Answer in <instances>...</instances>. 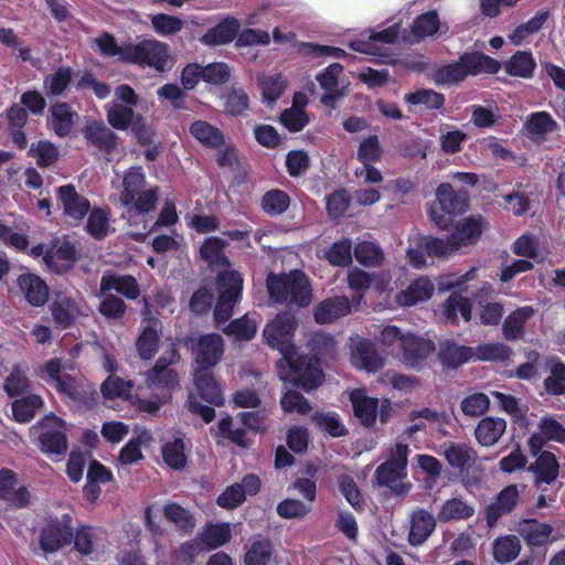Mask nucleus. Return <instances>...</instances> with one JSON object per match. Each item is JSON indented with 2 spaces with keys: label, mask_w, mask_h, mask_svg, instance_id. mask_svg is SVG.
<instances>
[{
  "label": "nucleus",
  "mask_w": 565,
  "mask_h": 565,
  "mask_svg": "<svg viewBox=\"0 0 565 565\" xmlns=\"http://www.w3.org/2000/svg\"><path fill=\"white\" fill-rule=\"evenodd\" d=\"M536 68V62L531 52L518 51L504 64L505 72L515 77L531 78Z\"/></svg>",
  "instance_id": "38"
},
{
  "label": "nucleus",
  "mask_w": 565,
  "mask_h": 565,
  "mask_svg": "<svg viewBox=\"0 0 565 565\" xmlns=\"http://www.w3.org/2000/svg\"><path fill=\"white\" fill-rule=\"evenodd\" d=\"M434 290L433 281L426 277H420L413 281L406 290L396 295V303L403 307L415 306L418 302L430 299Z\"/></svg>",
  "instance_id": "28"
},
{
  "label": "nucleus",
  "mask_w": 565,
  "mask_h": 565,
  "mask_svg": "<svg viewBox=\"0 0 565 565\" xmlns=\"http://www.w3.org/2000/svg\"><path fill=\"white\" fill-rule=\"evenodd\" d=\"M83 301L73 298L65 292H56L51 303V312L54 322L60 328L70 327L82 313Z\"/></svg>",
  "instance_id": "17"
},
{
  "label": "nucleus",
  "mask_w": 565,
  "mask_h": 565,
  "mask_svg": "<svg viewBox=\"0 0 565 565\" xmlns=\"http://www.w3.org/2000/svg\"><path fill=\"white\" fill-rule=\"evenodd\" d=\"M267 288L275 301L286 302L290 307H307L312 300L309 280L299 270L282 276L269 275Z\"/></svg>",
  "instance_id": "2"
},
{
  "label": "nucleus",
  "mask_w": 565,
  "mask_h": 565,
  "mask_svg": "<svg viewBox=\"0 0 565 565\" xmlns=\"http://www.w3.org/2000/svg\"><path fill=\"white\" fill-rule=\"evenodd\" d=\"M548 12L540 10L527 22L518 25L509 35V40L514 45H523L529 43L532 36L539 32L546 22Z\"/></svg>",
  "instance_id": "37"
},
{
  "label": "nucleus",
  "mask_w": 565,
  "mask_h": 565,
  "mask_svg": "<svg viewBox=\"0 0 565 565\" xmlns=\"http://www.w3.org/2000/svg\"><path fill=\"white\" fill-rule=\"evenodd\" d=\"M436 527V518L424 509L413 512L411 518V530L408 541L412 545L423 544L434 532Z\"/></svg>",
  "instance_id": "25"
},
{
  "label": "nucleus",
  "mask_w": 565,
  "mask_h": 565,
  "mask_svg": "<svg viewBox=\"0 0 565 565\" xmlns=\"http://www.w3.org/2000/svg\"><path fill=\"white\" fill-rule=\"evenodd\" d=\"M43 404V398L36 394L17 399L12 403L11 407L13 418L19 423H28L35 416L36 412L42 408Z\"/></svg>",
  "instance_id": "45"
},
{
  "label": "nucleus",
  "mask_w": 565,
  "mask_h": 565,
  "mask_svg": "<svg viewBox=\"0 0 565 565\" xmlns=\"http://www.w3.org/2000/svg\"><path fill=\"white\" fill-rule=\"evenodd\" d=\"M84 136L88 142L106 153H110L117 146L115 134L100 121L89 122Z\"/></svg>",
  "instance_id": "33"
},
{
  "label": "nucleus",
  "mask_w": 565,
  "mask_h": 565,
  "mask_svg": "<svg viewBox=\"0 0 565 565\" xmlns=\"http://www.w3.org/2000/svg\"><path fill=\"white\" fill-rule=\"evenodd\" d=\"M296 326L294 316L281 313L265 327L263 335L267 344L277 349L282 356L277 363L280 380L311 391L321 384L322 372L312 359H296V347L292 344Z\"/></svg>",
  "instance_id": "1"
},
{
  "label": "nucleus",
  "mask_w": 565,
  "mask_h": 565,
  "mask_svg": "<svg viewBox=\"0 0 565 565\" xmlns=\"http://www.w3.org/2000/svg\"><path fill=\"white\" fill-rule=\"evenodd\" d=\"M343 67L338 63L329 65L322 73L317 75L324 94L321 97V103L326 106L334 107L335 103L345 94V86L343 81L340 79Z\"/></svg>",
  "instance_id": "15"
},
{
  "label": "nucleus",
  "mask_w": 565,
  "mask_h": 565,
  "mask_svg": "<svg viewBox=\"0 0 565 565\" xmlns=\"http://www.w3.org/2000/svg\"><path fill=\"white\" fill-rule=\"evenodd\" d=\"M520 534L531 545H543L548 542L552 527L534 520H525L520 524Z\"/></svg>",
  "instance_id": "47"
},
{
  "label": "nucleus",
  "mask_w": 565,
  "mask_h": 565,
  "mask_svg": "<svg viewBox=\"0 0 565 565\" xmlns=\"http://www.w3.org/2000/svg\"><path fill=\"white\" fill-rule=\"evenodd\" d=\"M439 31L447 32L448 28L441 24L437 12L429 11L415 19L408 34L404 36V41L411 43L419 42L425 38L435 35Z\"/></svg>",
  "instance_id": "20"
},
{
  "label": "nucleus",
  "mask_w": 565,
  "mask_h": 565,
  "mask_svg": "<svg viewBox=\"0 0 565 565\" xmlns=\"http://www.w3.org/2000/svg\"><path fill=\"white\" fill-rule=\"evenodd\" d=\"M557 129L558 124L546 111H536L531 114L524 124L525 135L536 142L545 140Z\"/></svg>",
  "instance_id": "22"
},
{
  "label": "nucleus",
  "mask_w": 565,
  "mask_h": 565,
  "mask_svg": "<svg viewBox=\"0 0 565 565\" xmlns=\"http://www.w3.org/2000/svg\"><path fill=\"white\" fill-rule=\"evenodd\" d=\"M501 65L498 61L479 52L465 53L456 63L440 66L435 72V81L438 84H454L463 81L468 75L479 73L494 74Z\"/></svg>",
  "instance_id": "3"
},
{
  "label": "nucleus",
  "mask_w": 565,
  "mask_h": 565,
  "mask_svg": "<svg viewBox=\"0 0 565 565\" xmlns=\"http://www.w3.org/2000/svg\"><path fill=\"white\" fill-rule=\"evenodd\" d=\"M218 300L214 309L215 320L223 322L228 320L233 315V307L238 301L243 278L239 273L234 270H225L218 275Z\"/></svg>",
  "instance_id": "9"
},
{
  "label": "nucleus",
  "mask_w": 565,
  "mask_h": 565,
  "mask_svg": "<svg viewBox=\"0 0 565 565\" xmlns=\"http://www.w3.org/2000/svg\"><path fill=\"white\" fill-rule=\"evenodd\" d=\"M57 198L62 204L64 215L71 224L77 225L90 210L88 200L71 184L60 186Z\"/></svg>",
  "instance_id": "14"
},
{
  "label": "nucleus",
  "mask_w": 565,
  "mask_h": 565,
  "mask_svg": "<svg viewBox=\"0 0 565 565\" xmlns=\"http://www.w3.org/2000/svg\"><path fill=\"white\" fill-rule=\"evenodd\" d=\"M239 22L236 19H225L215 28L209 30L202 38L207 45H220L231 42L238 33Z\"/></svg>",
  "instance_id": "42"
},
{
  "label": "nucleus",
  "mask_w": 565,
  "mask_h": 565,
  "mask_svg": "<svg viewBox=\"0 0 565 565\" xmlns=\"http://www.w3.org/2000/svg\"><path fill=\"white\" fill-rule=\"evenodd\" d=\"M164 516L168 521L172 522L180 531L185 533L191 532L195 526V521L192 514L182 507L170 503L164 508Z\"/></svg>",
  "instance_id": "58"
},
{
  "label": "nucleus",
  "mask_w": 565,
  "mask_h": 565,
  "mask_svg": "<svg viewBox=\"0 0 565 565\" xmlns=\"http://www.w3.org/2000/svg\"><path fill=\"white\" fill-rule=\"evenodd\" d=\"M193 380L199 394L205 402L215 406L223 405L222 391L210 371L193 370Z\"/></svg>",
  "instance_id": "32"
},
{
  "label": "nucleus",
  "mask_w": 565,
  "mask_h": 565,
  "mask_svg": "<svg viewBox=\"0 0 565 565\" xmlns=\"http://www.w3.org/2000/svg\"><path fill=\"white\" fill-rule=\"evenodd\" d=\"M444 456L447 462L458 469H465L476 460V451L465 444H449L445 450Z\"/></svg>",
  "instance_id": "49"
},
{
  "label": "nucleus",
  "mask_w": 565,
  "mask_h": 565,
  "mask_svg": "<svg viewBox=\"0 0 565 565\" xmlns=\"http://www.w3.org/2000/svg\"><path fill=\"white\" fill-rule=\"evenodd\" d=\"M0 499L20 508L30 499L28 490L19 483L15 472L7 468L0 470Z\"/></svg>",
  "instance_id": "19"
},
{
  "label": "nucleus",
  "mask_w": 565,
  "mask_h": 565,
  "mask_svg": "<svg viewBox=\"0 0 565 565\" xmlns=\"http://www.w3.org/2000/svg\"><path fill=\"white\" fill-rule=\"evenodd\" d=\"M190 134L200 143L209 148L216 149L224 142V136L222 131L204 120L194 121L190 126Z\"/></svg>",
  "instance_id": "43"
},
{
  "label": "nucleus",
  "mask_w": 565,
  "mask_h": 565,
  "mask_svg": "<svg viewBox=\"0 0 565 565\" xmlns=\"http://www.w3.org/2000/svg\"><path fill=\"white\" fill-rule=\"evenodd\" d=\"M159 322L154 319L142 321V330L137 339L136 347L141 359L149 360L159 349Z\"/></svg>",
  "instance_id": "30"
},
{
  "label": "nucleus",
  "mask_w": 565,
  "mask_h": 565,
  "mask_svg": "<svg viewBox=\"0 0 565 565\" xmlns=\"http://www.w3.org/2000/svg\"><path fill=\"white\" fill-rule=\"evenodd\" d=\"M520 553V543L515 536H505L494 542L493 555L500 563L513 561Z\"/></svg>",
  "instance_id": "62"
},
{
  "label": "nucleus",
  "mask_w": 565,
  "mask_h": 565,
  "mask_svg": "<svg viewBox=\"0 0 565 565\" xmlns=\"http://www.w3.org/2000/svg\"><path fill=\"white\" fill-rule=\"evenodd\" d=\"M19 287L32 306L41 307L46 302L49 288L39 276L32 274L20 276Z\"/></svg>",
  "instance_id": "31"
},
{
  "label": "nucleus",
  "mask_w": 565,
  "mask_h": 565,
  "mask_svg": "<svg viewBox=\"0 0 565 565\" xmlns=\"http://www.w3.org/2000/svg\"><path fill=\"white\" fill-rule=\"evenodd\" d=\"M258 86L262 90L263 100L274 104L285 90L287 81L281 74L274 73L258 77Z\"/></svg>",
  "instance_id": "48"
},
{
  "label": "nucleus",
  "mask_w": 565,
  "mask_h": 565,
  "mask_svg": "<svg viewBox=\"0 0 565 565\" xmlns=\"http://www.w3.org/2000/svg\"><path fill=\"white\" fill-rule=\"evenodd\" d=\"M33 430L38 433L41 451L47 457H60L66 452L67 427L62 418L55 415H47L33 427Z\"/></svg>",
  "instance_id": "7"
},
{
  "label": "nucleus",
  "mask_w": 565,
  "mask_h": 565,
  "mask_svg": "<svg viewBox=\"0 0 565 565\" xmlns=\"http://www.w3.org/2000/svg\"><path fill=\"white\" fill-rule=\"evenodd\" d=\"M224 242L217 237H209L201 246V257L211 266L227 267L228 262L223 254Z\"/></svg>",
  "instance_id": "53"
},
{
  "label": "nucleus",
  "mask_w": 565,
  "mask_h": 565,
  "mask_svg": "<svg viewBox=\"0 0 565 565\" xmlns=\"http://www.w3.org/2000/svg\"><path fill=\"white\" fill-rule=\"evenodd\" d=\"M257 331V322L248 315L232 321L224 332L234 337L238 341H248L253 339Z\"/></svg>",
  "instance_id": "54"
},
{
  "label": "nucleus",
  "mask_w": 565,
  "mask_h": 565,
  "mask_svg": "<svg viewBox=\"0 0 565 565\" xmlns=\"http://www.w3.org/2000/svg\"><path fill=\"white\" fill-rule=\"evenodd\" d=\"M408 446L397 444L392 451V457L377 467L374 479L377 484L390 488L397 494H406L411 490V483L406 482Z\"/></svg>",
  "instance_id": "6"
},
{
  "label": "nucleus",
  "mask_w": 565,
  "mask_h": 565,
  "mask_svg": "<svg viewBox=\"0 0 565 565\" xmlns=\"http://www.w3.org/2000/svg\"><path fill=\"white\" fill-rule=\"evenodd\" d=\"M49 127L54 130L57 136L64 137L68 135L74 125V113L66 104L53 105L50 109Z\"/></svg>",
  "instance_id": "39"
},
{
  "label": "nucleus",
  "mask_w": 565,
  "mask_h": 565,
  "mask_svg": "<svg viewBox=\"0 0 565 565\" xmlns=\"http://www.w3.org/2000/svg\"><path fill=\"white\" fill-rule=\"evenodd\" d=\"M54 387L73 401H82L88 394L87 385L83 380L67 374H63V377Z\"/></svg>",
  "instance_id": "59"
},
{
  "label": "nucleus",
  "mask_w": 565,
  "mask_h": 565,
  "mask_svg": "<svg viewBox=\"0 0 565 565\" xmlns=\"http://www.w3.org/2000/svg\"><path fill=\"white\" fill-rule=\"evenodd\" d=\"M223 354L224 342L221 335L211 333L200 337L193 347V370L210 371L221 361Z\"/></svg>",
  "instance_id": "11"
},
{
  "label": "nucleus",
  "mask_w": 565,
  "mask_h": 565,
  "mask_svg": "<svg viewBox=\"0 0 565 565\" xmlns=\"http://www.w3.org/2000/svg\"><path fill=\"white\" fill-rule=\"evenodd\" d=\"M150 20L153 30L161 36L174 35L183 28V21L180 18L164 13L153 14Z\"/></svg>",
  "instance_id": "60"
},
{
  "label": "nucleus",
  "mask_w": 565,
  "mask_h": 565,
  "mask_svg": "<svg viewBox=\"0 0 565 565\" xmlns=\"http://www.w3.org/2000/svg\"><path fill=\"white\" fill-rule=\"evenodd\" d=\"M148 385L162 390V395L169 397L170 393L179 386V379L177 373L160 359L148 374Z\"/></svg>",
  "instance_id": "34"
},
{
  "label": "nucleus",
  "mask_w": 565,
  "mask_h": 565,
  "mask_svg": "<svg viewBox=\"0 0 565 565\" xmlns=\"http://www.w3.org/2000/svg\"><path fill=\"white\" fill-rule=\"evenodd\" d=\"M507 429V423L499 417H484L476 429L475 436L481 446L489 447L498 443Z\"/></svg>",
  "instance_id": "29"
},
{
  "label": "nucleus",
  "mask_w": 565,
  "mask_h": 565,
  "mask_svg": "<svg viewBox=\"0 0 565 565\" xmlns=\"http://www.w3.org/2000/svg\"><path fill=\"white\" fill-rule=\"evenodd\" d=\"M475 513L472 505L459 498L446 500L439 508L437 520L440 522H456L467 520Z\"/></svg>",
  "instance_id": "35"
},
{
  "label": "nucleus",
  "mask_w": 565,
  "mask_h": 565,
  "mask_svg": "<svg viewBox=\"0 0 565 565\" xmlns=\"http://www.w3.org/2000/svg\"><path fill=\"white\" fill-rule=\"evenodd\" d=\"M532 307H523L510 313L503 324V333L507 339L514 340L522 335L525 322L533 316Z\"/></svg>",
  "instance_id": "50"
},
{
  "label": "nucleus",
  "mask_w": 565,
  "mask_h": 565,
  "mask_svg": "<svg viewBox=\"0 0 565 565\" xmlns=\"http://www.w3.org/2000/svg\"><path fill=\"white\" fill-rule=\"evenodd\" d=\"M145 183L146 177L141 168H132L125 174L119 201L128 211L143 214L156 207L157 189L145 190Z\"/></svg>",
  "instance_id": "5"
},
{
  "label": "nucleus",
  "mask_w": 565,
  "mask_h": 565,
  "mask_svg": "<svg viewBox=\"0 0 565 565\" xmlns=\"http://www.w3.org/2000/svg\"><path fill=\"white\" fill-rule=\"evenodd\" d=\"M302 98V95L297 94L295 96V105L284 110L280 115V122L291 132L302 130L309 122V117L305 109L297 105Z\"/></svg>",
  "instance_id": "52"
},
{
  "label": "nucleus",
  "mask_w": 565,
  "mask_h": 565,
  "mask_svg": "<svg viewBox=\"0 0 565 565\" xmlns=\"http://www.w3.org/2000/svg\"><path fill=\"white\" fill-rule=\"evenodd\" d=\"M402 351L403 362L411 367H417L431 354L434 343L430 340L407 333L403 342Z\"/></svg>",
  "instance_id": "21"
},
{
  "label": "nucleus",
  "mask_w": 565,
  "mask_h": 565,
  "mask_svg": "<svg viewBox=\"0 0 565 565\" xmlns=\"http://www.w3.org/2000/svg\"><path fill=\"white\" fill-rule=\"evenodd\" d=\"M72 518L64 513L61 518L50 520L43 527L40 544L45 554L54 553L68 544L73 537Z\"/></svg>",
  "instance_id": "12"
},
{
  "label": "nucleus",
  "mask_w": 565,
  "mask_h": 565,
  "mask_svg": "<svg viewBox=\"0 0 565 565\" xmlns=\"http://www.w3.org/2000/svg\"><path fill=\"white\" fill-rule=\"evenodd\" d=\"M440 147L445 153H457L461 150L462 143L467 140L468 136L463 131L449 126H441L439 129Z\"/></svg>",
  "instance_id": "57"
},
{
  "label": "nucleus",
  "mask_w": 565,
  "mask_h": 565,
  "mask_svg": "<svg viewBox=\"0 0 565 565\" xmlns=\"http://www.w3.org/2000/svg\"><path fill=\"white\" fill-rule=\"evenodd\" d=\"M124 62L149 66L162 73L172 68L174 57L167 43L154 39H146L138 43H126Z\"/></svg>",
  "instance_id": "4"
},
{
  "label": "nucleus",
  "mask_w": 565,
  "mask_h": 565,
  "mask_svg": "<svg viewBox=\"0 0 565 565\" xmlns=\"http://www.w3.org/2000/svg\"><path fill=\"white\" fill-rule=\"evenodd\" d=\"M558 468L555 455L550 451H542L531 470L535 472L539 481L551 483L557 478Z\"/></svg>",
  "instance_id": "46"
},
{
  "label": "nucleus",
  "mask_w": 565,
  "mask_h": 565,
  "mask_svg": "<svg viewBox=\"0 0 565 565\" xmlns=\"http://www.w3.org/2000/svg\"><path fill=\"white\" fill-rule=\"evenodd\" d=\"M404 100L409 106H424L427 109L440 108L444 104V96L433 89H418L414 93L406 94Z\"/></svg>",
  "instance_id": "55"
},
{
  "label": "nucleus",
  "mask_w": 565,
  "mask_h": 565,
  "mask_svg": "<svg viewBox=\"0 0 565 565\" xmlns=\"http://www.w3.org/2000/svg\"><path fill=\"white\" fill-rule=\"evenodd\" d=\"M260 489V480L254 475H247L242 483H234L227 487L216 500L221 508L232 510L242 504L247 494H255Z\"/></svg>",
  "instance_id": "16"
},
{
  "label": "nucleus",
  "mask_w": 565,
  "mask_h": 565,
  "mask_svg": "<svg viewBox=\"0 0 565 565\" xmlns=\"http://www.w3.org/2000/svg\"><path fill=\"white\" fill-rule=\"evenodd\" d=\"M86 227L93 237L97 239L106 237L111 231L107 211L103 209L92 210L88 215Z\"/></svg>",
  "instance_id": "56"
},
{
  "label": "nucleus",
  "mask_w": 565,
  "mask_h": 565,
  "mask_svg": "<svg viewBox=\"0 0 565 565\" xmlns=\"http://www.w3.org/2000/svg\"><path fill=\"white\" fill-rule=\"evenodd\" d=\"M350 360L356 369L374 373L383 366V359L371 341L356 335L350 339Z\"/></svg>",
  "instance_id": "13"
},
{
  "label": "nucleus",
  "mask_w": 565,
  "mask_h": 565,
  "mask_svg": "<svg viewBox=\"0 0 565 565\" xmlns=\"http://www.w3.org/2000/svg\"><path fill=\"white\" fill-rule=\"evenodd\" d=\"M100 290L104 292L116 290L130 299H135L139 296L138 284L136 279L130 276L104 275L100 281Z\"/></svg>",
  "instance_id": "41"
},
{
  "label": "nucleus",
  "mask_w": 565,
  "mask_h": 565,
  "mask_svg": "<svg viewBox=\"0 0 565 565\" xmlns=\"http://www.w3.org/2000/svg\"><path fill=\"white\" fill-rule=\"evenodd\" d=\"M355 259L369 267L380 266L384 259L381 248L369 242H362L356 245L354 249Z\"/></svg>",
  "instance_id": "61"
},
{
  "label": "nucleus",
  "mask_w": 565,
  "mask_h": 565,
  "mask_svg": "<svg viewBox=\"0 0 565 565\" xmlns=\"http://www.w3.org/2000/svg\"><path fill=\"white\" fill-rule=\"evenodd\" d=\"M76 260L75 246L70 242H64L58 246L46 248L44 263L49 269L55 273L67 270Z\"/></svg>",
  "instance_id": "24"
},
{
  "label": "nucleus",
  "mask_w": 565,
  "mask_h": 565,
  "mask_svg": "<svg viewBox=\"0 0 565 565\" xmlns=\"http://www.w3.org/2000/svg\"><path fill=\"white\" fill-rule=\"evenodd\" d=\"M350 401L353 406L354 415L365 427H373L377 416L382 424H386L392 416L394 406L387 398L380 401L371 397L364 390H354L350 393Z\"/></svg>",
  "instance_id": "8"
},
{
  "label": "nucleus",
  "mask_w": 565,
  "mask_h": 565,
  "mask_svg": "<svg viewBox=\"0 0 565 565\" xmlns=\"http://www.w3.org/2000/svg\"><path fill=\"white\" fill-rule=\"evenodd\" d=\"M348 281L350 288L356 292H362L369 288H374L380 294L393 290L392 279L388 274L370 275L359 268H353L349 271Z\"/></svg>",
  "instance_id": "18"
},
{
  "label": "nucleus",
  "mask_w": 565,
  "mask_h": 565,
  "mask_svg": "<svg viewBox=\"0 0 565 565\" xmlns=\"http://www.w3.org/2000/svg\"><path fill=\"white\" fill-rule=\"evenodd\" d=\"M205 550L217 548L231 540L228 523L207 524L199 534Z\"/></svg>",
  "instance_id": "44"
},
{
  "label": "nucleus",
  "mask_w": 565,
  "mask_h": 565,
  "mask_svg": "<svg viewBox=\"0 0 565 565\" xmlns=\"http://www.w3.org/2000/svg\"><path fill=\"white\" fill-rule=\"evenodd\" d=\"M519 490L516 486L504 488L498 495L497 501L488 508L487 522L491 526L502 514L509 513L516 504Z\"/></svg>",
  "instance_id": "36"
},
{
  "label": "nucleus",
  "mask_w": 565,
  "mask_h": 565,
  "mask_svg": "<svg viewBox=\"0 0 565 565\" xmlns=\"http://www.w3.org/2000/svg\"><path fill=\"white\" fill-rule=\"evenodd\" d=\"M351 312V305L347 297L328 298L315 309V320L318 323H331Z\"/></svg>",
  "instance_id": "26"
},
{
  "label": "nucleus",
  "mask_w": 565,
  "mask_h": 565,
  "mask_svg": "<svg viewBox=\"0 0 565 565\" xmlns=\"http://www.w3.org/2000/svg\"><path fill=\"white\" fill-rule=\"evenodd\" d=\"M398 38V25L394 24L381 32H372L369 34L367 40L359 39L352 41L350 46L358 52L371 55L381 53V43H394Z\"/></svg>",
  "instance_id": "23"
},
{
  "label": "nucleus",
  "mask_w": 565,
  "mask_h": 565,
  "mask_svg": "<svg viewBox=\"0 0 565 565\" xmlns=\"http://www.w3.org/2000/svg\"><path fill=\"white\" fill-rule=\"evenodd\" d=\"M463 211V204L449 183H441L436 190V200L429 207L430 220L439 227L447 228L455 216Z\"/></svg>",
  "instance_id": "10"
},
{
  "label": "nucleus",
  "mask_w": 565,
  "mask_h": 565,
  "mask_svg": "<svg viewBox=\"0 0 565 565\" xmlns=\"http://www.w3.org/2000/svg\"><path fill=\"white\" fill-rule=\"evenodd\" d=\"M161 454L164 463L174 470H181L188 463L185 445L182 437L166 440L161 447Z\"/></svg>",
  "instance_id": "40"
},
{
  "label": "nucleus",
  "mask_w": 565,
  "mask_h": 565,
  "mask_svg": "<svg viewBox=\"0 0 565 565\" xmlns=\"http://www.w3.org/2000/svg\"><path fill=\"white\" fill-rule=\"evenodd\" d=\"M317 426L331 435L332 437H341L348 433L340 416L333 412H324L315 415Z\"/></svg>",
  "instance_id": "63"
},
{
  "label": "nucleus",
  "mask_w": 565,
  "mask_h": 565,
  "mask_svg": "<svg viewBox=\"0 0 565 565\" xmlns=\"http://www.w3.org/2000/svg\"><path fill=\"white\" fill-rule=\"evenodd\" d=\"M483 231V222L481 217H466L455 225V231L451 234L457 250L467 245L475 244Z\"/></svg>",
  "instance_id": "27"
},
{
  "label": "nucleus",
  "mask_w": 565,
  "mask_h": 565,
  "mask_svg": "<svg viewBox=\"0 0 565 565\" xmlns=\"http://www.w3.org/2000/svg\"><path fill=\"white\" fill-rule=\"evenodd\" d=\"M440 359L444 364L455 369L473 360V348L447 342L441 348Z\"/></svg>",
  "instance_id": "51"
},
{
  "label": "nucleus",
  "mask_w": 565,
  "mask_h": 565,
  "mask_svg": "<svg viewBox=\"0 0 565 565\" xmlns=\"http://www.w3.org/2000/svg\"><path fill=\"white\" fill-rule=\"evenodd\" d=\"M444 315L451 320L461 316L466 321H469L471 318V305L467 298L454 292L444 306Z\"/></svg>",
  "instance_id": "64"
}]
</instances>
